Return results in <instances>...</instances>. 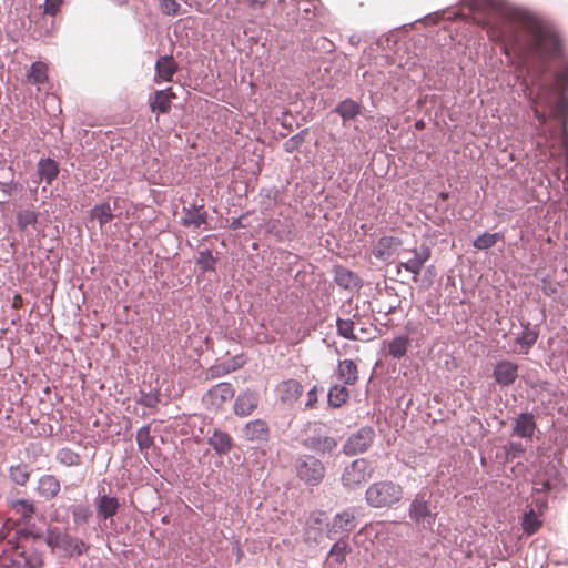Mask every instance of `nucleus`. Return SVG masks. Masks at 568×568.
I'll use <instances>...</instances> for the list:
<instances>
[{
    "instance_id": "obj_1",
    "label": "nucleus",
    "mask_w": 568,
    "mask_h": 568,
    "mask_svg": "<svg viewBox=\"0 0 568 568\" xmlns=\"http://www.w3.org/2000/svg\"><path fill=\"white\" fill-rule=\"evenodd\" d=\"M478 6L493 8L500 17L501 24L488 29V38L500 42L506 55H537L542 62L562 59L558 36L545 28L538 20L511 8L505 1L484 0Z\"/></svg>"
},
{
    "instance_id": "obj_2",
    "label": "nucleus",
    "mask_w": 568,
    "mask_h": 568,
    "mask_svg": "<svg viewBox=\"0 0 568 568\" xmlns=\"http://www.w3.org/2000/svg\"><path fill=\"white\" fill-rule=\"evenodd\" d=\"M560 64L554 74V83H537L538 90L532 97V91H529L531 99V108L535 116L540 121H546V113L540 108L550 109L554 104L555 97H562L568 90V58L565 57L559 60Z\"/></svg>"
},
{
    "instance_id": "obj_3",
    "label": "nucleus",
    "mask_w": 568,
    "mask_h": 568,
    "mask_svg": "<svg viewBox=\"0 0 568 568\" xmlns=\"http://www.w3.org/2000/svg\"><path fill=\"white\" fill-rule=\"evenodd\" d=\"M404 488L392 480H379L372 484L365 494L367 504L374 508H390L402 501Z\"/></svg>"
},
{
    "instance_id": "obj_4",
    "label": "nucleus",
    "mask_w": 568,
    "mask_h": 568,
    "mask_svg": "<svg viewBox=\"0 0 568 568\" xmlns=\"http://www.w3.org/2000/svg\"><path fill=\"white\" fill-rule=\"evenodd\" d=\"M399 256L402 257V260L397 266V273L399 274L400 268L403 267L407 272L413 274L414 281H417L424 267V264L430 257V251L427 247H424L422 250H403Z\"/></svg>"
},
{
    "instance_id": "obj_5",
    "label": "nucleus",
    "mask_w": 568,
    "mask_h": 568,
    "mask_svg": "<svg viewBox=\"0 0 568 568\" xmlns=\"http://www.w3.org/2000/svg\"><path fill=\"white\" fill-rule=\"evenodd\" d=\"M372 471L368 460L358 458L345 468L342 476L343 484L348 488H356L371 478Z\"/></svg>"
},
{
    "instance_id": "obj_6",
    "label": "nucleus",
    "mask_w": 568,
    "mask_h": 568,
    "mask_svg": "<svg viewBox=\"0 0 568 568\" xmlns=\"http://www.w3.org/2000/svg\"><path fill=\"white\" fill-rule=\"evenodd\" d=\"M374 437L375 432L372 427H362L346 440L343 450L346 455L362 454L373 444Z\"/></svg>"
},
{
    "instance_id": "obj_7",
    "label": "nucleus",
    "mask_w": 568,
    "mask_h": 568,
    "mask_svg": "<svg viewBox=\"0 0 568 568\" xmlns=\"http://www.w3.org/2000/svg\"><path fill=\"white\" fill-rule=\"evenodd\" d=\"M43 555L36 549H26L19 551L17 558L3 561L0 568H42Z\"/></svg>"
},
{
    "instance_id": "obj_8",
    "label": "nucleus",
    "mask_w": 568,
    "mask_h": 568,
    "mask_svg": "<svg viewBox=\"0 0 568 568\" xmlns=\"http://www.w3.org/2000/svg\"><path fill=\"white\" fill-rule=\"evenodd\" d=\"M403 242L396 236H382L373 248V254L377 260L389 262L395 256L400 255Z\"/></svg>"
},
{
    "instance_id": "obj_9",
    "label": "nucleus",
    "mask_w": 568,
    "mask_h": 568,
    "mask_svg": "<svg viewBox=\"0 0 568 568\" xmlns=\"http://www.w3.org/2000/svg\"><path fill=\"white\" fill-rule=\"evenodd\" d=\"M409 517L416 524L432 527L435 523L436 515L432 514L428 503L424 494H417L409 507Z\"/></svg>"
},
{
    "instance_id": "obj_10",
    "label": "nucleus",
    "mask_w": 568,
    "mask_h": 568,
    "mask_svg": "<svg viewBox=\"0 0 568 568\" xmlns=\"http://www.w3.org/2000/svg\"><path fill=\"white\" fill-rule=\"evenodd\" d=\"M518 369L519 367L516 363L503 359L496 363L493 371V377L498 385L509 386L517 379Z\"/></svg>"
},
{
    "instance_id": "obj_11",
    "label": "nucleus",
    "mask_w": 568,
    "mask_h": 568,
    "mask_svg": "<svg viewBox=\"0 0 568 568\" xmlns=\"http://www.w3.org/2000/svg\"><path fill=\"white\" fill-rule=\"evenodd\" d=\"M233 396L234 388L230 383H219L207 390L203 397V400L206 405L217 408L225 402L232 399Z\"/></svg>"
},
{
    "instance_id": "obj_12",
    "label": "nucleus",
    "mask_w": 568,
    "mask_h": 568,
    "mask_svg": "<svg viewBox=\"0 0 568 568\" xmlns=\"http://www.w3.org/2000/svg\"><path fill=\"white\" fill-rule=\"evenodd\" d=\"M320 464L318 459L314 456H306L297 464V475L310 486H315L320 483Z\"/></svg>"
},
{
    "instance_id": "obj_13",
    "label": "nucleus",
    "mask_w": 568,
    "mask_h": 568,
    "mask_svg": "<svg viewBox=\"0 0 568 568\" xmlns=\"http://www.w3.org/2000/svg\"><path fill=\"white\" fill-rule=\"evenodd\" d=\"M356 527L354 514L343 511L337 514L333 521L328 525V536L335 538L336 535H347Z\"/></svg>"
},
{
    "instance_id": "obj_14",
    "label": "nucleus",
    "mask_w": 568,
    "mask_h": 568,
    "mask_svg": "<svg viewBox=\"0 0 568 568\" xmlns=\"http://www.w3.org/2000/svg\"><path fill=\"white\" fill-rule=\"evenodd\" d=\"M258 405V394L253 390H245L237 395L234 402V413L237 416L251 415Z\"/></svg>"
},
{
    "instance_id": "obj_15",
    "label": "nucleus",
    "mask_w": 568,
    "mask_h": 568,
    "mask_svg": "<svg viewBox=\"0 0 568 568\" xmlns=\"http://www.w3.org/2000/svg\"><path fill=\"white\" fill-rule=\"evenodd\" d=\"M207 221V212L203 205H191L183 209L182 224L186 227L200 229Z\"/></svg>"
},
{
    "instance_id": "obj_16",
    "label": "nucleus",
    "mask_w": 568,
    "mask_h": 568,
    "mask_svg": "<svg viewBox=\"0 0 568 568\" xmlns=\"http://www.w3.org/2000/svg\"><path fill=\"white\" fill-rule=\"evenodd\" d=\"M302 392V385L294 379L284 381L277 386L280 399L290 405L297 400Z\"/></svg>"
},
{
    "instance_id": "obj_17",
    "label": "nucleus",
    "mask_w": 568,
    "mask_h": 568,
    "mask_svg": "<svg viewBox=\"0 0 568 568\" xmlns=\"http://www.w3.org/2000/svg\"><path fill=\"white\" fill-rule=\"evenodd\" d=\"M243 436L246 440L264 442L268 437L267 424L262 419L248 422L243 428Z\"/></svg>"
},
{
    "instance_id": "obj_18",
    "label": "nucleus",
    "mask_w": 568,
    "mask_h": 568,
    "mask_svg": "<svg viewBox=\"0 0 568 568\" xmlns=\"http://www.w3.org/2000/svg\"><path fill=\"white\" fill-rule=\"evenodd\" d=\"M119 506L115 497L99 495L95 499L97 514L102 519L112 518L118 513Z\"/></svg>"
},
{
    "instance_id": "obj_19",
    "label": "nucleus",
    "mask_w": 568,
    "mask_h": 568,
    "mask_svg": "<svg viewBox=\"0 0 568 568\" xmlns=\"http://www.w3.org/2000/svg\"><path fill=\"white\" fill-rule=\"evenodd\" d=\"M59 164L51 158L40 159L37 164V173L41 181L50 185L59 174Z\"/></svg>"
},
{
    "instance_id": "obj_20",
    "label": "nucleus",
    "mask_w": 568,
    "mask_h": 568,
    "mask_svg": "<svg viewBox=\"0 0 568 568\" xmlns=\"http://www.w3.org/2000/svg\"><path fill=\"white\" fill-rule=\"evenodd\" d=\"M155 81H171L178 70L176 62L171 55H164L158 59L155 64Z\"/></svg>"
},
{
    "instance_id": "obj_21",
    "label": "nucleus",
    "mask_w": 568,
    "mask_h": 568,
    "mask_svg": "<svg viewBox=\"0 0 568 568\" xmlns=\"http://www.w3.org/2000/svg\"><path fill=\"white\" fill-rule=\"evenodd\" d=\"M173 98L174 94L170 89L155 91L149 99L150 108L153 112L168 113Z\"/></svg>"
},
{
    "instance_id": "obj_22",
    "label": "nucleus",
    "mask_w": 568,
    "mask_h": 568,
    "mask_svg": "<svg viewBox=\"0 0 568 568\" xmlns=\"http://www.w3.org/2000/svg\"><path fill=\"white\" fill-rule=\"evenodd\" d=\"M209 444L217 455H226L232 448L231 436L220 429H215L209 437Z\"/></svg>"
},
{
    "instance_id": "obj_23",
    "label": "nucleus",
    "mask_w": 568,
    "mask_h": 568,
    "mask_svg": "<svg viewBox=\"0 0 568 568\" xmlns=\"http://www.w3.org/2000/svg\"><path fill=\"white\" fill-rule=\"evenodd\" d=\"M538 338V332L525 325L523 332L516 337V348L514 352L527 354Z\"/></svg>"
},
{
    "instance_id": "obj_24",
    "label": "nucleus",
    "mask_w": 568,
    "mask_h": 568,
    "mask_svg": "<svg viewBox=\"0 0 568 568\" xmlns=\"http://www.w3.org/2000/svg\"><path fill=\"white\" fill-rule=\"evenodd\" d=\"M38 490L47 499L54 498L60 491V481L53 475H43L39 479Z\"/></svg>"
},
{
    "instance_id": "obj_25",
    "label": "nucleus",
    "mask_w": 568,
    "mask_h": 568,
    "mask_svg": "<svg viewBox=\"0 0 568 568\" xmlns=\"http://www.w3.org/2000/svg\"><path fill=\"white\" fill-rule=\"evenodd\" d=\"M337 376L347 385H353L358 379V371L356 364L351 359H344L338 363Z\"/></svg>"
},
{
    "instance_id": "obj_26",
    "label": "nucleus",
    "mask_w": 568,
    "mask_h": 568,
    "mask_svg": "<svg viewBox=\"0 0 568 568\" xmlns=\"http://www.w3.org/2000/svg\"><path fill=\"white\" fill-rule=\"evenodd\" d=\"M536 428V423L534 420V416L531 414H520L514 427V433L517 436L528 438L534 435Z\"/></svg>"
},
{
    "instance_id": "obj_27",
    "label": "nucleus",
    "mask_w": 568,
    "mask_h": 568,
    "mask_svg": "<svg viewBox=\"0 0 568 568\" xmlns=\"http://www.w3.org/2000/svg\"><path fill=\"white\" fill-rule=\"evenodd\" d=\"M88 549L89 546L83 540L68 534L65 535L61 547V550L69 556H81L85 554Z\"/></svg>"
},
{
    "instance_id": "obj_28",
    "label": "nucleus",
    "mask_w": 568,
    "mask_h": 568,
    "mask_svg": "<svg viewBox=\"0 0 568 568\" xmlns=\"http://www.w3.org/2000/svg\"><path fill=\"white\" fill-rule=\"evenodd\" d=\"M410 339L408 336H397L388 343V354L393 358H402L406 355Z\"/></svg>"
},
{
    "instance_id": "obj_29",
    "label": "nucleus",
    "mask_w": 568,
    "mask_h": 568,
    "mask_svg": "<svg viewBox=\"0 0 568 568\" xmlns=\"http://www.w3.org/2000/svg\"><path fill=\"white\" fill-rule=\"evenodd\" d=\"M335 281L344 288H355L359 284V278L353 272L344 267H336Z\"/></svg>"
},
{
    "instance_id": "obj_30",
    "label": "nucleus",
    "mask_w": 568,
    "mask_h": 568,
    "mask_svg": "<svg viewBox=\"0 0 568 568\" xmlns=\"http://www.w3.org/2000/svg\"><path fill=\"white\" fill-rule=\"evenodd\" d=\"M27 78L28 81L32 84H43L48 80L47 64L41 61L32 63Z\"/></svg>"
},
{
    "instance_id": "obj_31",
    "label": "nucleus",
    "mask_w": 568,
    "mask_h": 568,
    "mask_svg": "<svg viewBox=\"0 0 568 568\" xmlns=\"http://www.w3.org/2000/svg\"><path fill=\"white\" fill-rule=\"evenodd\" d=\"M10 507L22 520H29L34 513V505L28 499L11 500Z\"/></svg>"
},
{
    "instance_id": "obj_32",
    "label": "nucleus",
    "mask_w": 568,
    "mask_h": 568,
    "mask_svg": "<svg viewBox=\"0 0 568 568\" xmlns=\"http://www.w3.org/2000/svg\"><path fill=\"white\" fill-rule=\"evenodd\" d=\"M91 219L98 220L100 226L105 225L113 219V211L109 203L97 204L90 212Z\"/></svg>"
},
{
    "instance_id": "obj_33",
    "label": "nucleus",
    "mask_w": 568,
    "mask_h": 568,
    "mask_svg": "<svg viewBox=\"0 0 568 568\" xmlns=\"http://www.w3.org/2000/svg\"><path fill=\"white\" fill-rule=\"evenodd\" d=\"M541 525H542V521L534 509H530L529 511L525 513L523 520H521V526H523V530L528 536L537 532L540 529Z\"/></svg>"
},
{
    "instance_id": "obj_34",
    "label": "nucleus",
    "mask_w": 568,
    "mask_h": 568,
    "mask_svg": "<svg viewBox=\"0 0 568 568\" xmlns=\"http://www.w3.org/2000/svg\"><path fill=\"white\" fill-rule=\"evenodd\" d=\"M349 392L345 386H334L328 392V405L338 408L347 402Z\"/></svg>"
},
{
    "instance_id": "obj_35",
    "label": "nucleus",
    "mask_w": 568,
    "mask_h": 568,
    "mask_svg": "<svg viewBox=\"0 0 568 568\" xmlns=\"http://www.w3.org/2000/svg\"><path fill=\"white\" fill-rule=\"evenodd\" d=\"M348 550V542L341 539L332 547L327 560L335 564H342L344 562Z\"/></svg>"
},
{
    "instance_id": "obj_36",
    "label": "nucleus",
    "mask_w": 568,
    "mask_h": 568,
    "mask_svg": "<svg viewBox=\"0 0 568 568\" xmlns=\"http://www.w3.org/2000/svg\"><path fill=\"white\" fill-rule=\"evenodd\" d=\"M336 112L344 120H352L359 113V104L351 99H347V100L342 101L336 106Z\"/></svg>"
},
{
    "instance_id": "obj_37",
    "label": "nucleus",
    "mask_w": 568,
    "mask_h": 568,
    "mask_svg": "<svg viewBox=\"0 0 568 568\" xmlns=\"http://www.w3.org/2000/svg\"><path fill=\"white\" fill-rule=\"evenodd\" d=\"M55 458L60 464L67 467L78 466L81 462L80 455L70 448L59 449Z\"/></svg>"
},
{
    "instance_id": "obj_38",
    "label": "nucleus",
    "mask_w": 568,
    "mask_h": 568,
    "mask_svg": "<svg viewBox=\"0 0 568 568\" xmlns=\"http://www.w3.org/2000/svg\"><path fill=\"white\" fill-rule=\"evenodd\" d=\"M38 221V214L32 210H22L17 214V224L21 230L34 226Z\"/></svg>"
},
{
    "instance_id": "obj_39",
    "label": "nucleus",
    "mask_w": 568,
    "mask_h": 568,
    "mask_svg": "<svg viewBox=\"0 0 568 568\" xmlns=\"http://www.w3.org/2000/svg\"><path fill=\"white\" fill-rule=\"evenodd\" d=\"M10 478L17 485L23 486L28 483L30 478V473L26 465H17L10 467Z\"/></svg>"
},
{
    "instance_id": "obj_40",
    "label": "nucleus",
    "mask_w": 568,
    "mask_h": 568,
    "mask_svg": "<svg viewBox=\"0 0 568 568\" xmlns=\"http://www.w3.org/2000/svg\"><path fill=\"white\" fill-rule=\"evenodd\" d=\"M500 239L499 233H484L476 237L474 241V246L478 250H487L493 247L497 241Z\"/></svg>"
},
{
    "instance_id": "obj_41",
    "label": "nucleus",
    "mask_w": 568,
    "mask_h": 568,
    "mask_svg": "<svg viewBox=\"0 0 568 568\" xmlns=\"http://www.w3.org/2000/svg\"><path fill=\"white\" fill-rule=\"evenodd\" d=\"M216 260L213 257L211 251L204 250L200 251L196 257L197 266L203 271H213L215 266Z\"/></svg>"
},
{
    "instance_id": "obj_42",
    "label": "nucleus",
    "mask_w": 568,
    "mask_h": 568,
    "mask_svg": "<svg viewBox=\"0 0 568 568\" xmlns=\"http://www.w3.org/2000/svg\"><path fill=\"white\" fill-rule=\"evenodd\" d=\"M71 514L75 524H87L91 517V509L87 505H75L71 508Z\"/></svg>"
},
{
    "instance_id": "obj_43",
    "label": "nucleus",
    "mask_w": 568,
    "mask_h": 568,
    "mask_svg": "<svg viewBox=\"0 0 568 568\" xmlns=\"http://www.w3.org/2000/svg\"><path fill=\"white\" fill-rule=\"evenodd\" d=\"M65 535L67 534L61 532L58 528L48 529L45 541L51 548L61 549Z\"/></svg>"
},
{
    "instance_id": "obj_44",
    "label": "nucleus",
    "mask_w": 568,
    "mask_h": 568,
    "mask_svg": "<svg viewBox=\"0 0 568 568\" xmlns=\"http://www.w3.org/2000/svg\"><path fill=\"white\" fill-rule=\"evenodd\" d=\"M136 442L140 449H148L153 444V438L150 435V428L144 426L136 432Z\"/></svg>"
},
{
    "instance_id": "obj_45",
    "label": "nucleus",
    "mask_w": 568,
    "mask_h": 568,
    "mask_svg": "<svg viewBox=\"0 0 568 568\" xmlns=\"http://www.w3.org/2000/svg\"><path fill=\"white\" fill-rule=\"evenodd\" d=\"M160 10L165 16H178L181 10L176 0H159Z\"/></svg>"
},
{
    "instance_id": "obj_46",
    "label": "nucleus",
    "mask_w": 568,
    "mask_h": 568,
    "mask_svg": "<svg viewBox=\"0 0 568 568\" xmlns=\"http://www.w3.org/2000/svg\"><path fill=\"white\" fill-rule=\"evenodd\" d=\"M353 327H354V324L352 321H345V320L337 321L338 333L345 338L355 339V336L353 334Z\"/></svg>"
},
{
    "instance_id": "obj_47",
    "label": "nucleus",
    "mask_w": 568,
    "mask_h": 568,
    "mask_svg": "<svg viewBox=\"0 0 568 568\" xmlns=\"http://www.w3.org/2000/svg\"><path fill=\"white\" fill-rule=\"evenodd\" d=\"M139 403L145 407L153 408L159 403V396L155 393H142Z\"/></svg>"
},
{
    "instance_id": "obj_48",
    "label": "nucleus",
    "mask_w": 568,
    "mask_h": 568,
    "mask_svg": "<svg viewBox=\"0 0 568 568\" xmlns=\"http://www.w3.org/2000/svg\"><path fill=\"white\" fill-rule=\"evenodd\" d=\"M524 453L521 443H509L506 447V454L508 458L515 459L517 456Z\"/></svg>"
},
{
    "instance_id": "obj_49",
    "label": "nucleus",
    "mask_w": 568,
    "mask_h": 568,
    "mask_svg": "<svg viewBox=\"0 0 568 568\" xmlns=\"http://www.w3.org/2000/svg\"><path fill=\"white\" fill-rule=\"evenodd\" d=\"M61 3L62 0H45L44 12L50 16H55L59 11Z\"/></svg>"
},
{
    "instance_id": "obj_50",
    "label": "nucleus",
    "mask_w": 568,
    "mask_h": 568,
    "mask_svg": "<svg viewBox=\"0 0 568 568\" xmlns=\"http://www.w3.org/2000/svg\"><path fill=\"white\" fill-rule=\"evenodd\" d=\"M16 189H17V183L13 181V179H10L7 182L0 181V190L6 195L10 196Z\"/></svg>"
},
{
    "instance_id": "obj_51",
    "label": "nucleus",
    "mask_w": 568,
    "mask_h": 568,
    "mask_svg": "<svg viewBox=\"0 0 568 568\" xmlns=\"http://www.w3.org/2000/svg\"><path fill=\"white\" fill-rule=\"evenodd\" d=\"M532 489L535 494H545L550 489V483L548 480H536L534 481Z\"/></svg>"
},
{
    "instance_id": "obj_52",
    "label": "nucleus",
    "mask_w": 568,
    "mask_h": 568,
    "mask_svg": "<svg viewBox=\"0 0 568 568\" xmlns=\"http://www.w3.org/2000/svg\"><path fill=\"white\" fill-rule=\"evenodd\" d=\"M45 108L48 105H51L52 106V113L54 114L55 111L60 112V106H59V101H58V98L57 95L54 94H51V95H48L47 99H45Z\"/></svg>"
},
{
    "instance_id": "obj_53",
    "label": "nucleus",
    "mask_w": 568,
    "mask_h": 568,
    "mask_svg": "<svg viewBox=\"0 0 568 568\" xmlns=\"http://www.w3.org/2000/svg\"><path fill=\"white\" fill-rule=\"evenodd\" d=\"M307 403H306V407H312L316 402H317V392H316V386H314L313 388H311L307 393Z\"/></svg>"
},
{
    "instance_id": "obj_54",
    "label": "nucleus",
    "mask_w": 568,
    "mask_h": 568,
    "mask_svg": "<svg viewBox=\"0 0 568 568\" xmlns=\"http://www.w3.org/2000/svg\"><path fill=\"white\" fill-rule=\"evenodd\" d=\"M536 504H537L536 506H537L538 510L541 513L542 508L546 507L547 501L545 498H542V499L537 498Z\"/></svg>"
},
{
    "instance_id": "obj_55",
    "label": "nucleus",
    "mask_w": 568,
    "mask_h": 568,
    "mask_svg": "<svg viewBox=\"0 0 568 568\" xmlns=\"http://www.w3.org/2000/svg\"><path fill=\"white\" fill-rule=\"evenodd\" d=\"M243 363H234L233 365H229L225 369H224V373H229L231 371H235L237 367H240Z\"/></svg>"
},
{
    "instance_id": "obj_56",
    "label": "nucleus",
    "mask_w": 568,
    "mask_h": 568,
    "mask_svg": "<svg viewBox=\"0 0 568 568\" xmlns=\"http://www.w3.org/2000/svg\"><path fill=\"white\" fill-rule=\"evenodd\" d=\"M415 126H416V129L422 130V129H424V122L423 121H417L415 123Z\"/></svg>"
},
{
    "instance_id": "obj_57",
    "label": "nucleus",
    "mask_w": 568,
    "mask_h": 568,
    "mask_svg": "<svg viewBox=\"0 0 568 568\" xmlns=\"http://www.w3.org/2000/svg\"><path fill=\"white\" fill-rule=\"evenodd\" d=\"M240 222L239 220H234V222L232 223V229H236L239 226Z\"/></svg>"
},
{
    "instance_id": "obj_58",
    "label": "nucleus",
    "mask_w": 568,
    "mask_h": 568,
    "mask_svg": "<svg viewBox=\"0 0 568 568\" xmlns=\"http://www.w3.org/2000/svg\"><path fill=\"white\" fill-rule=\"evenodd\" d=\"M291 142H292V140L285 143V145H286V151H290V150H291V148H290V143H291Z\"/></svg>"
}]
</instances>
